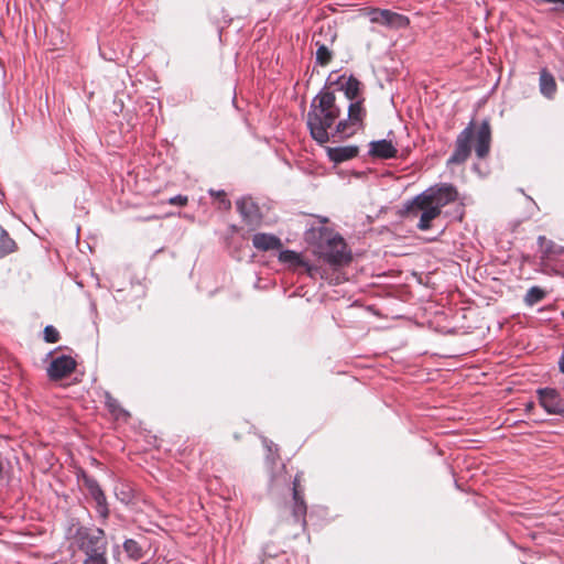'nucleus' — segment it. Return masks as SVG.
I'll return each mask as SVG.
<instances>
[{
    "label": "nucleus",
    "mask_w": 564,
    "mask_h": 564,
    "mask_svg": "<svg viewBox=\"0 0 564 564\" xmlns=\"http://www.w3.org/2000/svg\"><path fill=\"white\" fill-rule=\"evenodd\" d=\"M457 191L451 184L430 187L417 195L408 206V216L417 219V228L427 230L431 223L441 215L443 207L457 199Z\"/></svg>",
    "instance_id": "nucleus-1"
},
{
    "label": "nucleus",
    "mask_w": 564,
    "mask_h": 564,
    "mask_svg": "<svg viewBox=\"0 0 564 564\" xmlns=\"http://www.w3.org/2000/svg\"><path fill=\"white\" fill-rule=\"evenodd\" d=\"M340 115V108L336 105L334 93L325 90L316 95L307 112V127L312 138L323 144L329 141L333 132L329 129Z\"/></svg>",
    "instance_id": "nucleus-2"
},
{
    "label": "nucleus",
    "mask_w": 564,
    "mask_h": 564,
    "mask_svg": "<svg viewBox=\"0 0 564 564\" xmlns=\"http://www.w3.org/2000/svg\"><path fill=\"white\" fill-rule=\"evenodd\" d=\"M105 533L101 529H87L84 527H72L68 530V538L83 550L87 557L96 554L106 555Z\"/></svg>",
    "instance_id": "nucleus-3"
},
{
    "label": "nucleus",
    "mask_w": 564,
    "mask_h": 564,
    "mask_svg": "<svg viewBox=\"0 0 564 564\" xmlns=\"http://www.w3.org/2000/svg\"><path fill=\"white\" fill-rule=\"evenodd\" d=\"M366 117V109L364 100L357 99L350 101L348 106L347 119L338 121L334 129L333 137L349 138L364 127V119Z\"/></svg>",
    "instance_id": "nucleus-4"
},
{
    "label": "nucleus",
    "mask_w": 564,
    "mask_h": 564,
    "mask_svg": "<svg viewBox=\"0 0 564 564\" xmlns=\"http://www.w3.org/2000/svg\"><path fill=\"white\" fill-rule=\"evenodd\" d=\"M325 259L333 264H344L350 261V253L344 239L339 236L330 238L324 247Z\"/></svg>",
    "instance_id": "nucleus-5"
},
{
    "label": "nucleus",
    "mask_w": 564,
    "mask_h": 564,
    "mask_svg": "<svg viewBox=\"0 0 564 564\" xmlns=\"http://www.w3.org/2000/svg\"><path fill=\"white\" fill-rule=\"evenodd\" d=\"M368 17L371 23H377L389 28L400 29L409 24L406 17L387 9H371L368 12Z\"/></svg>",
    "instance_id": "nucleus-6"
},
{
    "label": "nucleus",
    "mask_w": 564,
    "mask_h": 564,
    "mask_svg": "<svg viewBox=\"0 0 564 564\" xmlns=\"http://www.w3.org/2000/svg\"><path fill=\"white\" fill-rule=\"evenodd\" d=\"M306 503L303 499V492L300 488V476L293 481V507L291 510V522L299 529L304 530L306 525Z\"/></svg>",
    "instance_id": "nucleus-7"
},
{
    "label": "nucleus",
    "mask_w": 564,
    "mask_h": 564,
    "mask_svg": "<svg viewBox=\"0 0 564 564\" xmlns=\"http://www.w3.org/2000/svg\"><path fill=\"white\" fill-rule=\"evenodd\" d=\"M474 131L471 124L465 128L457 137L454 153L448 159V164H460L465 162L471 152V140Z\"/></svg>",
    "instance_id": "nucleus-8"
},
{
    "label": "nucleus",
    "mask_w": 564,
    "mask_h": 564,
    "mask_svg": "<svg viewBox=\"0 0 564 564\" xmlns=\"http://www.w3.org/2000/svg\"><path fill=\"white\" fill-rule=\"evenodd\" d=\"M540 404L549 414H555L564 417V401L554 389L545 388L538 391Z\"/></svg>",
    "instance_id": "nucleus-9"
},
{
    "label": "nucleus",
    "mask_w": 564,
    "mask_h": 564,
    "mask_svg": "<svg viewBox=\"0 0 564 564\" xmlns=\"http://www.w3.org/2000/svg\"><path fill=\"white\" fill-rule=\"evenodd\" d=\"M75 368L76 361L70 356H58L51 361L47 376L51 380H59L70 375Z\"/></svg>",
    "instance_id": "nucleus-10"
},
{
    "label": "nucleus",
    "mask_w": 564,
    "mask_h": 564,
    "mask_svg": "<svg viewBox=\"0 0 564 564\" xmlns=\"http://www.w3.org/2000/svg\"><path fill=\"white\" fill-rule=\"evenodd\" d=\"M237 209L240 213L243 220L250 226H257L260 224L261 215L259 207L250 197H242L236 203Z\"/></svg>",
    "instance_id": "nucleus-11"
},
{
    "label": "nucleus",
    "mask_w": 564,
    "mask_h": 564,
    "mask_svg": "<svg viewBox=\"0 0 564 564\" xmlns=\"http://www.w3.org/2000/svg\"><path fill=\"white\" fill-rule=\"evenodd\" d=\"M539 245L541 248V265L543 267V270L545 271L549 267V262L553 261L557 257L562 256L564 253V248L562 246L556 245L555 242L547 240L545 237L540 236Z\"/></svg>",
    "instance_id": "nucleus-12"
},
{
    "label": "nucleus",
    "mask_w": 564,
    "mask_h": 564,
    "mask_svg": "<svg viewBox=\"0 0 564 564\" xmlns=\"http://www.w3.org/2000/svg\"><path fill=\"white\" fill-rule=\"evenodd\" d=\"M491 142V129L487 120L482 121L476 133V155L484 159L488 155Z\"/></svg>",
    "instance_id": "nucleus-13"
},
{
    "label": "nucleus",
    "mask_w": 564,
    "mask_h": 564,
    "mask_svg": "<svg viewBox=\"0 0 564 564\" xmlns=\"http://www.w3.org/2000/svg\"><path fill=\"white\" fill-rule=\"evenodd\" d=\"M279 260L285 264H288L291 269L296 270L297 268H304L306 273L313 278L317 272V268L310 265L305 262L301 256L292 250H283L279 254Z\"/></svg>",
    "instance_id": "nucleus-14"
},
{
    "label": "nucleus",
    "mask_w": 564,
    "mask_h": 564,
    "mask_svg": "<svg viewBox=\"0 0 564 564\" xmlns=\"http://www.w3.org/2000/svg\"><path fill=\"white\" fill-rule=\"evenodd\" d=\"M397 148L389 140L372 141L369 144V154L379 159H391L397 155Z\"/></svg>",
    "instance_id": "nucleus-15"
},
{
    "label": "nucleus",
    "mask_w": 564,
    "mask_h": 564,
    "mask_svg": "<svg viewBox=\"0 0 564 564\" xmlns=\"http://www.w3.org/2000/svg\"><path fill=\"white\" fill-rule=\"evenodd\" d=\"M252 245L259 251H269L280 249L282 241L272 234L258 232L252 237Z\"/></svg>",
    "instance_id": "nucleus-16"
},
{
    "label": "nucleus",
    "mask_w": 564,
    "mask_h": 564,
    "mask_svg": "<svg viewBox=\"0 0 564 564\" xmlns=\"http://www.w3.org/2000/svg\"><path fill=\"white\" fill-rule=\"evenodd\" d=\"M85 485H86L90 496L94 498V500L97 503L98 512L102 516L108 514L106 497H105L102 490L100 489L99 485L97 484V481L94 479H90V478H86Z\"/></svg>",
    "instance_id": "nucleus-17"
},
{
    "label": "nucleus",
    "mask_w": 564,
    "mask_h": 564,
    "mask_svg": "<svg viewBox=\"0 0 564 564\" xmlns=\"http://www.w3.org/2000/svg\"><path fill=\"white\" fill-rule=\"evenodd\" d=\"M328 156L330 161L335 163H341L348 161L358 154V147L356 145H346V147H336L328 149Z\"/></svg>",
    "instance_id": "nucleus-18"
},
{
    "label": "nucleus",
    "mask_w": 564,
    "mask_h": 564,
    "mask_svg": "<svg viewBox=\"0 0 564 564\" xmlns=\"http://www.w3.org/2000/svg\"><path fill=\"white\" fill-rule=\"evenodd\" d=\"M540 91L547 99H552L557 90L556 82L554 76L546 69H542L540 73Z\"/></svg>",
    "instance_id": "nucleus-19"
},
{
    "label": "nucleus",
    "mask_w": 564,
    "mask_h": 564,
    "mask_svg": "<svg viewBox=\"0 0 564 564\" xmlns=\"http://www.w3.org/2000/svg\"><path fill=\"white\" fill-rule=\"evenodd\" d=\"M360 86L361 84L358 79H356L355 77H349L348 79L345 80V83L341 84V89L344 90L347 99H349L350 101H355L357 99H360Z\"/></svg>",
    "instance_id": "nucleus-20"
},
{
    "label": "nucleus",
    "mask_w": 564,
    "mask_h": 564,
    "mask_svg": "<svg viewBox=\"0 0 564 564\" xmlns=\"http://www.w3.org/2000/svg\"><path fill=\"white\" fill-rule=\"evenodd\" d=\"M15 249V242L11 239L8 232L0 227V258L13 252Z\"/></svg>",
    "instance_id": "nucleus-21"
},
{
    "label": "nucleus",
    "mask_w": 564,
    "mask_h": 564,
    "mask_svg": "<svg viewBox=\"0 0 564 564\" xmlns=\"http://www.w3.org/2000/svg\"><path fill=\"white\" fill-rule=\"evenodd\" d=\"M545 297V291L539 286H532L528 290L524 302L527 305L532 306Z\"/></svg>",
    "instance_id": "nucleus-22"
},
{
    "label": "nucleus",
    "mask_w": 564,
    "mask_h": 564,
    "mask_svg": "<svg viewBox=\"0 0 564 564\" xmlns=\"http://www.w3.org/2000/svg\"><path fill=\"white\" fill-rule=\"evenodd\" d=\"M123 549L127 552V554L133 560H140L142 557V550L138 542L134 540H127L123 543Z\"/></svg>",
    "instance_id": "nucleus-23"
},
{
    "label": "nucleus",
    "mask_w": 564,
    "mask_h": 564,
    "mask_svg": "<svg viewBox=\"0 0 564 564\" xmlns=\"http://www.w3.org/2000/svg\"><path fill=\"white\" fill-rule=\"evenodd\" d=\"M332 58L329 50L325 45H319L316 51V61L321 65H326Z\"/></svg>",
    "instance_id": "nucleus-24"
},
{
    "label": "nucleus",
    "mask_w": 564,
    "mask_h": 564,
    "mask_svg": "<svg viewBox=\"0 0 564 564\" xmlns=\"http://www.w3.org/2000/svg\"><path fill=\"white\" fill-rule=\"evenodd\" d=\"M44 339L47 341V343H56L58 341L59 339V334L57 332V329L53 326H46L44 328Z\"/></svg>",
    "instance_id": "nucleus-25"
},
{
    "label": "nucleus",
    "mask_w": 564,
    "mask_h": 564,
    "mask_svg": "<svg viewBox=\"0 0 564 564\" xmlns=\"http://www.w3.org/2000/svg\"><path fill=\"white\" fill-rule=\"evenodd\" d=\"M84 564H107L106 555L96 554L94 557H87Z\"/></svg>",
    "instance_id": "nucleus-26"
},
{
    "label": "nucleus",
    "mask_w": 564,
    "mask_h": 564,
    "mask_svg": "<svg viewBox=\"0 0 564 564\" xmlns=\"http://www.w3.org/2000/svg\"><path fill=\"white\" fill-rule=\"evenodd\" d=\"M169 203L171 205L184 206V205L187 204V197L186 196H182V195H177V196H174V197L170 198Z\"/></svg>",
    "instance_id": "nucleus-27"
},
{
    "label": "nucleus",
    "mask_w": 564,
    "mask_h": 564,
    "mask_svg": "<svg viewBox=\"0 0 564 564\" xmlns=\"http://www.w3.org/2000/svg\"><path fill=\"white\" fill-rule=\"evenodd\" d=\"M107 405L109 409L115 413L116 412V400L108 397L107 399Z\"/></svg>",
    "instance_id": "nucleus-28"
},
{
    "label": "nucleus",
    "mask_w": 564,
    "mask_h": 564,
    "mask_svg": "<svg viewBox=\"0 0 564 564\" xmlns=\"http://www.w3.org/2000/svg\"><path fill=\"white\" fill-rule=\"evenodd\" d=\"M538 3H561L564 6V0H536Z\"/></svg>",
    "instance_id": "nucleus-29"
},
{
    "label": "nucleus",
    "mask_w": 564,
    "mask_h": 564,
    "mask_svg": "<svg viewBox=\"0 0 564 564\" xmlns=\"http://www.w3.org/2000/svg\"><path fill=\"white\" fill-rule=\"evenodd\" d=\"M263 445L267 447V449L271 453L273 451L274 444L272 442H269L267 440H263Z\"/></svg>",
    "instance_id": "nucleus-30"
},
{
    "label": "nucleus",
    "mask_w": 564,
    "mask_h": 564,
    "mask_svg": "<svg viewBox=\"0 0 564 564\" xmlns=\"http://www.w3.org/2000/svg\"><path fill=\"white\" fill-rule=\"evenodd\" d=\"M560 369L562 372H564V355L562 356V358L560 360Z\"/></svg>",
    "instance_id": "nucleus-31"
},
{
    "label": "nucleus",
    "mask_w": 564,
    "mask_h": 564,
    "mask_svg": "<svg viewBox=\"0 0 564 564\" xmlns=\"http://www.w3.org/2000/svg\"><path fill=\"white\" fill-rule=\"evenodd\" d=\"M154 218H156V217L155 216H150V217L147 218V220L154 219Z\"/></svg>",
    "instance_id": "nucleus-32"
}]
</instances>
